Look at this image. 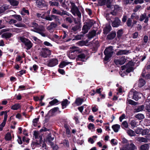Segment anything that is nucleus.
Returning a JSON list of instances; mask_svg holds the SVG:
<instances>
[{"label": "nucleus", "instance_id": "nucleus-64", "mask_svg": "<svg viewBox=\"0 0 150 150\" xmlns=\"http://www.w3.org/2000/svg\"><path fill=\"white\" fill-rule=\"evenodd\" d=\"M17 141L18 143L20 144H22L23 143L22 141L21 138V137L19 136L18 137V139H17Z\"/></svg>", "mask_w": 150, "mask_h": 150}, {"label": "nucleus", "instance_id": "nucleus-14", "mask_svg": "<svg viewBox=\"0 0 150 150\" xmlns=\"http://www.w3.org/2000/svg\"><path fill=\"white\" fill-rule=\"evenodd\" d=\"M120 8L117 5H113L111 6V13L113 15H115L116 14L117 12L119 10Z\"/></svg>", "mask_w": 150, "mask_h": 150}, {"label": "nucleus", "instance_id": "nucleus-6", "mask_svg": "<svg viewBox=\"0 0 150 150\" xmlns=\"http://www.w3.org/2000/svg\"><path fill=\"white\" fill-rule=\"evenodd\" d=\"M20 40L27 47L26 49L29 50L33 46V44L28 39L23 37H20Z\"/></svg>", "mask_w": 150, "mask_h": 150}, {"label": "nucleus", "instance_id": "nucleus-34", "mask_svg": "<svg viewBox=\"0 0 150 150\" xmlns=\"http://www.w3.org/2000/svg\"><path fill=\"white\" fill-rule=\"evenodd\" d=\"M83 101V100L82 99L78 98L76 100V103L78 105H81Z\"/></svg>", "mask_w": 150, "mask_h": 150}, {"label": "nucleus", "instance_id": "nucleus-17", "mask_svg": "<svg viewBox=\"0 0 150 150\" xmlns=\"http://www.w3.org/2000/svg\"><path fill=\"white\" fill-rule=\"evenodd\" d=\"M144 19H145L144 22L145 23H147L149 21V17L146 16V13H144L140 16L139 21H142Z\"/></svg>", "mask_w": 150, "mask_h": 150}, {"label": "nucleus", "instance_id": "nucleus-44", "mask_svg": "<svg viewBox=\"0 0 150 150\" xmlns=\"http://www.w3.org/2000/svg\"><path fill=\"white\" fill-rule=\"evenodd\" d=\"M132 15L131 16V18H128L127 22V26L129 27L131 25V24H132Z\"/></svg>", "mask_w": 150, "mask_h": 150}, {"label": "nucleus", "instance_id": "nucleus-19", "mask_svg": "<svg viewBox=\"0 0 150 150\" xmlns=\"http://www.w3.org/2000/svg\"><path fill=\"white\" fill-rule=\"evenodd\" d=\"M133 93V98L136 100H137L139 98H141V96H142L141 94L137 92H134Z\"/></svg>", "mask_w": 150, "mask_h": 150}, {"label": "nucleus", "instance_id": "nucleus-22", "mask_svg": "<svg viewBox=\"0 0 150 150\" xmlns=\"http://www.w3.org/2000/svg\"><path fill=\"white\" fill-rule=\"evenodd\" d=\"M116 35V33L115 32H112L110 34L108 35L107 38L110 40L113 39Z\"/></svg>", "mask_w": 150, "mask_h": 150}, {"label": "nucleus", "instance_id": "nucleus-23", "mask_svg": "<svg viewBox=\"0 0 150 150\" xmlns=\"http://www.w3.org/2000/svg\"><path fill=\"white\" fill-rule=\"evenodd\" d=\"M71 62L67 61V60L62 62L59 65V67L61 68H63L66 66L70 64Z\"/></svg>", "mask_w": 150, "mask_h": 150}, {"label": "nucleus", "instance_id": "nucleus-59", "mask_svg": "<svg viewBox=\"0 0 150 150\" xmlns=\"http://www.w3.org/2000/svg\"><path fill=\"white\" fill-rule=\"evenodd\" d=\"M126 116L124 114H122L119 117V120L120 122H122L123 119L125 118Z\"/></svg>", "mask_w": 150, "mask_h": 150}, {"label": "nucleus", "instance_id": "nucleus-35", "mask_svg": "<svg viewBox=\"0 0 150 150\" xmlns=\"http://www.w3.org/2000/svg\"><path fill=\"white\" fill-rule=\"evenodd\" d=\"M145 81L142 79H140L139 81V86L140 87L143 86L145 84Z\"/></svg>", "mask_w": 150, "mask_h": 150}, {"label": "nucleus", "instance_id": "nucleus-46", "mask_svg": "<svg viewBox=\"0 0 150 150\" xmlns=\"http://www.w3.org/2000/svg\"><path fill=\"white\" fill-rule=\"evenodd\" d=\"M137 122L135 120H132L130 122V125L133 128L135 127L137 125Z\"/></svg>", "mask_w": 150, "mask_h": 150}, {"label": "nucleus", "instance_id": "nucleus-38", "mask_svg": "<svg viewBox=\"0 0 150 150\" xmlns=\"http://www.w3.org/2000/svg\"><path fill=\"white\" fill-rule=\"evenodd\" d=\"M20 107V106L19 104H16L11 107V109L13 110H17Z\"/></svg>", "mask_w": 150, "mask_h": 150}, {"label": "nucleus", "instance_id": "nucleus-43", "mask_svg": "<svg viewBox=\"0 0 150 150\" xmlns=\"http://www.w3.org/2000/svg\"><path fill=\"white\" fill-rule=\"evenodd\" d=\"M121 126V127L123 128H127L128 127V123L126 121H124L123 122Z\"/></svg>", "mask_w": 150, "mask_h": 150}, {"label": "nucleus", "instance_id": "nucleus-48", "mask_svg": "<svg viewBox=\"0 0 150 150\" xmlns=\"http://www.w3.org/2000/svg\"><path fill=\"white\" fill-rule=\"evenodd\" d=\"M60 11H59L58 10L55 9L54 8H53L52 10V12L54 14H57L60 15Z\"/></svg>", "mask_w": 150, "mask_h": 150}, {"label": "nucleus", "instance_id": "nucleus-51", "mask_svg": "<svg viewBox=\"0 0 150 150\" xmlns=\"http://www.w3.org/2000/svg\"><path fill=\"white\" fill-rule=\"evenodd\" d=\"M30 139L27 137L24 136L23 137L22 140L24 142H25L27 143H28L29 142Z\"/></svg>", "mask_w": 150, "mask_h": 150}, {"label": "nucleus", "instance_id": "nucleus-60", "mask_svg": "<svg viewBox=\"0 0 150 150\" xmlns=\"http://www.w3.org/2000/svg\"><path fill=\"white\" fill-rule=\"evenodd\" d=\"M144 2L143 0H135L134 2L136 4L138 3L141 4Z\"/></svg>", "mask_w": 150, "mask_h": 150}, {"label": "nucleus", "instance_id": "nucleus-40", "mask_svg": "<svg viewBox=\"0 0 150 150\" xmlns=\"http://www.w3.org/2000/svg\"><path fill=\"white\" fill-rule=\"evenodd\" d=\"M12 137L10 133H7L5 136V139L6 140L9 141L11 139Z\"/></svg>", "mask_w": 150, "mask_h": 150}, {"label": "nucleus", "instance_id": "nucleus-10", "mask_svg": "<svg viewBox=\"0 0 150 150\" xmlns=\"http://www.w3.org/2000/svg\"><path fill=\"white\" fill-rule=\"evenodd\" d=\"M81 50V52L78 53L77 55V57L76 58V60L81 61L84 62L86 59V54L84 53L85 51H82L81 49H80Z\"/></svg>", "mask_w": 150, "mask_h": 150}, {"label": "nucleus", "instance_id": "nucleus-7", "mask_svg": "<svg viewBox=\"0 0 150 150\" xmlns=\"http://www.w3.org/2000/svg\"><path fill=\"white\" fill-rule=\"evenodd\" d=\"M51 54V51L49 49L46 48H42L40 53V55L44 58L49 57Z\"/></svg>", "mask_w": 150, "mask_h": 150}, {"label": "nucleus", "instance_id": "nucleus-55", "mask_svg": "<svg viewBox=\"0 0 150 150\" xmlns=\"http://www.w3.org/2000/svg\"><path fill=\"white\" fill-rule=\"evenodd\" d=\"M88 127L90 129H93L94 128V126L93 124L90 123L88 125Z\"/></svg>", "mask_w": 150, "mask_h": 150}, {"label": "nucleus", "instance_id": "nucleus-3", "mask_svg": "<svg viewBox=\"0 0 150 150\" xmlns=\"http://www.w3.org/2000/svg\"><path fill=\"white\" fill-rule=\"evenodd\" d=\"M104 53L105 55V60H108L113 54V51L112 47L110 46L106 48L104 50Z\"/></svg>", "mask_w": 150, "mask_h": 150}, {"label": "nucleus", "instance_id": "nucleus-57", "mask_svg": "<svg viewBox=\"0 0 150 150\" xmlns=\"http://www.w3.org/2000/svg\"><path fill=\"white\" fill-rule=\"evenodd\" d=\"M142 135H146L148 133V129H144L143 130L142 129Z\"/></svg>", "mask_w": 150, "mask_h": 150}, {"label": "nucleus", "instance_id": "nucleus-12", "mask_svg": "<svg viewBox=\"0 0 150 150\" xmlns=\"http://www.w3.org/2000/svg\"><path fill=\"white\" fill-rule=\"evenodd\" d=\"M127 58L125 56H122L119 59H115L114 62L116 65H122L126 61Z\"/></svg>", "mask_w": 150, "mask_h": 150}, {"label": "nucleus", "instance_id": "nucleus-52", "mask_svg": "<svg viewBox=\"0 0 150 150\" xmlns=\"http://www.w3.org/2000/svg\"><path fill=\"white\" fill-rule=\"evenodd\" d=\"M73 18H71L70 17H67L66 18V21L68 22L69 23H71L73 21V20L72 19Z\"/></svg>", "mask_w": 150, "mask_h": 150}, {"label": "nucleus", "instance_id": "nucleus-21", "mask_svg": "<svg viewBox=\"0 0 150 150\" xmlns=\"http://www.w3.org/2000/svg\"><path fill=\"white\" fill-rule=\"evenodd\" d=\"M68 100L66 99L65 100H64L62 102L61 105H62V109H64L65 108H66L67 106L68 105V104L69 103V102L68 103Z\"/></svg>", "mask_w": 150, "mask_h": 150}, {"label": "nucleus", "instance_id": "nucleus-61", "mask_svg": "<svg viewBox=\"0 0 150 150\" xmlns=\"http://www.w3.org/2000/svg\"><path fill=\"white\" fill-rule=\"evenodd\" d=\"M111 143L112 144L115 145H117V141L115 140V139H112L111 140Z\"/></svg>", "mask_w": 150, "mask_h": 150}, {"label": "nucleus", "instance_id": "nucleus-8", "mask_svg": "<svg viewBox=\"0 0 150 150\" xmlns=\"http://www.w3.org/2000/svg\"><path fill=\"white\" fill-rule=\"evenodd\" d=\"M120 150H137V147L133 143H131L123 146L120 148Z\"/></svg>", "mask_w": 150, "mask_h": 150}, {"label": "nucleus", "instance_id": "nucleus-24", "mask_svg": "<svg viewBox=\"0 0 150 150\" xmlns=\"http://www.w3.org/2000/svg\"><path fill=\"white\" fill-rule=\"evenodd\" d=\"M112 128L115 132H117L120 128V126L118 124H115L112 126Z\"/></svg>", "mask_w": 150, "mask_h": 150}, {"label": "nucleus", "instance_id": "nucleus-45", "mask_svg": "<svg viewBox=\"0 0 150 150\" xmlns=\"http://www.w3.org/2000/svg\"><path fill=\"white\" fill-rule=\"evenodd\" d=\"M38 120L39 118H35L33 120V123L34 126L36 127L37 126Z\"/></svg>", "mask_w": 150, "mask_h": 150}, {"label": "nucleus", "instance_id": "nucleus-25", "mask_svg": "<svg viewBox=\"0 0 150 150\" xmlns=\"http://www.w3.org/2000/svg\"><path fill=\"white\" fill-rule=\"evenodd\" d=\"M11 5L13 6H16L18 4V2L15 0H7Z\"/></svg>", "mask_w": 150, "mask_h": 150}, {"label": "nucleus", "instance_id": "nucleus-58", "mask_svg": "<svg viewBox=\"0 0 150 150\" xmlns=\"http://www.w3.org/2000/svg\"><path fill=\"white\" fill-rule=\"evenodd\" d=\"M63 144L67 146H69V143L68 140H64L63 141Z\"/></svg>", "mask_w": 150, "mask_h": 150}, {"label": "nucleus", "instance_id": "nucleus-5", "mask_svg": "<svg viewBox=\"0 0 150 150\" xmlns=\"http://www.w3.org/2000/svg\"><path fill=\"white\" fill-rule=\"evenodd\" d=\"M133 64L131 62H129L126 65H124L121 67L122 70H123L125 69L126 72L127 73H129L133 71L134 70Z\"/></svg>", "mask_w": 150, "mask_h": 150}, {"label": "nucleus", "instance_id": "nucleus-47", "mask_svg": "<svg viewBox=\"0 0 150 150\" xmlns=\"http://www.w3.org/2000/svg\"><path fill=\"white\" fill-rule=\"evenodd\" d=\"M58 102V101L56 99H54L52 100L51 101L49 102V104L52 105H53L56 103H57Z\"/></svg>", "mask_w": 150, "mask_h": 150}, {"label": "nucleus", "instance_id": "nucleus-53", "mask_svg": "<svg viewBox=\"0 0 150 150\" xmlns=\"http://www.w3.org/2000/svg\"><path fill=\"white\" fill-rule=\"evenodd\" d=\"M17 22V21L16 20L13 19H10L8 22V23L10 24H12L16 23Z\"/></svg>", "mask_w": 150, "mask_h": 150}, {"label": "nucleus", "instance_id": "nucleus-31", "mask_svg": "<svg viewBox=\"0 0 150 150\" xmlns=\"http://www.w3.org/2000/svg\"><path fill=\"white\" fill-rule=\"evenodd\" d=\"M14 25L15 26L19 28H25L26 27L25 24L21 23L15 24Z\"/></svg>", "mask_w": 150, "mask_h": 150}, {"label": "nucleus", "instance_id": "nucleus-41", "mask_svg": "<svg viewBox=\"0 0 150 150\" xmlns=\"http://www.w3.org/2000/svg\"><path fill=\"white\" fill-rule=\"evenodd\" d=\"M135 117L139 120H141L144 118V116L142 114H138L135 116Z\"/></svg>", "mask_w": 150, "mask_h": 150}, {"label": "nucleus", "instance_id": "nucleus-54", "mask_svg": "<svg viewBox=\"0 0 150 150\" xmlns=\"http://www.w3.org/2000/svg\"><path fill=\"white\" fill-rule=\"evenodd\" d=\"M122 34V30H119L117 32V36L118 37H120Z\"/></svg>", "mask_w": 150, "mask_h": 150}, {"label": "nucleus", "instance_id": "nucleus-4", "mask_svg": "<svg viewBox=\"0 0 150 150\" xmlns=\"http://www.w3.org/2000/svg\"><path fill=\"white\" fill-rule=\"evenodd\" d=\"M70 3L71 5V11L72 13L74 16H75L76 14L78 17L81 18V14L77 7L75 6L74 3L73 2H70Z\"/></svg>", "mask_w": 150, "mask_h": 150}, {"label": "nucleus", "instance_id": "nucleus-28", "mask_svg": "<svg viewBox=\"0 0 150 150\" xmlns=\"http://www.w3.org/2000/svg\"><path fill=\"white\" fill-rule=\"evenodd\" d=\"M11 35L12 34L11 33H3L1 35V37L3 38L7 39L10 38Z\"/></svg>", "mask_w": 150, "mask_h": 150}, {"label": "nucleus", "instance_id": "nucleus-1", "mask_svg": "<svg viewBox=\"0 0 150 150\" xmlns=\"http://www.w3.org/2000/svg\"><path fill=\"white\" fill-rule=\"evenodd\" d=\"M29 26L33 28V29H31L32 31L39 34L43 37L46 36L45 34L44 33L45 30V28L43 25L39 26L38 24L33 22L31 23Z\"/></svg>", "mask_w": 150, "mask_h": 150}, {"label": "nucleus", "instance_id": "nucleus-36", "mask_svg": "<svg viewBox=\"0 0 150 150\" xmlns=\"http://www.w3.org/2000/svg\"><path fill=\"white\" fill-rule=\"evenodd\" d=\"M144 106L143 105H141L139 106L137 108L135 109V110L136 112H139L143 110L144 109Z\"/></svg>", "mask_w": 150, "mask_h": 150}, {"label": "nucleus", "instance_id": "nucleus-11", "mask_svg": "<svg viewBox=\"0 0 150 150\" xmlns=\"http://www.w3.org/2000/svg\"><path fill=\"white\" fill-rule=\"evenodd\" d=\"M58 64V60L56 58H53L49 59L47 61V64L49 67H53Z\"/></svg>", "mask_w": 150, "mask_h": 150}, {"label": "nucleus", "instance_id": "nucleus-20", "mask_svg": "<svg viewBox=\"0 0 150 150\" xmlns=\"http://www.w3.org/2000/svg\"><path fill=\"white\" fill-rule=\"evenodd\" d=\"M129 53V51L126 50H121L118 51L116 53L117 55H121L123 54H126Z\"/></svg>", "mask_w": 150, "mask_h": 150}, {"label": "nucleus", "instance_id": "nucleus-2", "mask_svg": "<svg viewBox=\"0 0 150 150\" xmlns=\"http://www.w3.org/2000/svg\"><path fill=\"white\" fill-rule=\"evenodd\" d=\"M81 50L80 49L74 46L70 48L68 56V57L71 59H75L76 56H77L78 53L81 52Z\"/></svg>", "mask_w": 150, "mask_h": 150}, {"label": "nucleus", "instance_id": "nucleus-49", "mask_svg": "<svg viewBox=\"0 0 150 150\" xmlns=\"http://www.w3.org/2000/svg\"><path fill=\"white\" fill-rule=\"evenodd\" d=\"M142 131V129L139 127L135 130V132L137 134H140Z\"/></svg>", "mask_w": 150, "mask_h": 150}, {"label": "nucleus", "instance_id": "nucleus-18", "mask_svg": "<svg viewBox=\"0 0 150 150\" xmlns=\"http://www.w3.org/2000/svg\"><path fill=\"white\" fill-rule=\"evenodd\" d=\"M111 30V26L110 24H106L103 29V33L105 34H107Z\"/></svg>", "mask_w": 150, "mask_h": 150}, {"label": "nucleus", "instance_id": "nucleus-37", "mask_svg": "<svg viewBox=\"0 0 150 150\" xmlns=\"http://www.w3.org/2000/svg\"><path fill=\"white\" fill-rule=\"evenodd\" d=\"M49 4L50 6H58L59 5V4L58 2L56 1H50L49 2Z\"/></svg>", "mask_w": 150, "mask_h": 150}, {"label": "nucleus", "instance_id": "nucleus-50", "mask_svg": "<svg viewBox=\"0 0 150 150\" xmlns=\"http://www.w3.org/2000/svg\"><path fill=\"white\" fill-rule=\"evenodd\" d=\"M83 30L85 33H87L88 31V28L87 25H84L83 27Z\"/></svg>", "mask_w": 150, "mask_h": 150}, {"label": "nucleus", "instance_id": "nucleus-30", "mask_svg": "<svg viewBox=\"0 0 150 150\" xmlns=\"http://www.w3.org/2000/svg\"><path fill=\"white\" fill-rule=\"evenodd\" d=\"M149 148V146L148 144H145L142 145L140 146L141 150H147Z\"/></svg>", "mask_w": 150, "mask_h": 150}, {"label": "nucleus", "instance_id": "nucleus-9", "mask_svg": "<svg viewBox=\"0 0 150 150\" xmlns=\"http://www.w3.org/2000/svg\"><path fill=\"white\" fill-rule=\"evenodd\" d=\"M44 18L49 21H52L53 20H54L55 21L58 22L59 24H60L59 17L55 15H49L48 16H46Z\"/></svg>", "mask_w": 150, "mask_h": 150}, {"label": "nucleus", "instance_id": "nucleus-27", "mask_svg": "<svg viewBox=\"0 0 150 150\" xmlns=\"http://www.w3.org/2000/svg\"><path fill=\"white\" fill-rule=\"evenodd\" d=\"M96 31L94 30H93L91 32H89L88 37L89 38H91L93 37L96 35Z\"/></svg>", "mask_w": 150, "mask_h": 150}, {"label": "nucleus", "instance_id": "nucleus-56", "mask_svg": "<svg viewBox=\"0 0 150 150\" xmlns=\"http://www.w3.org/2000/svg\"><path fill=\"white\" fill-rule=\"evenodd\" d=\"M128 102L129 104L135 105L136 104V103L134 101L131 100H128Z\"/></svg>", "mask_w": 150, "mask_h": 150}, {"label": "nucleus", "instance_id": "nucleus-62", "mask_svg": "<svg viewBox=\"0 0 150 150\" xmlns=\"http://www.w3.org/2000/svg\"><path fill=\"white\" fill-rule=\"evenodd\" d=\"M59 109L58 107L54 108L51 110L50 111L53 113H54L59 110Z\"/></svg>", "mask_w": 150, "mask_h": 150}, {"label": "nucleus", "instance_id": "nucleus-15", "mask_svg": "<svg viewBox=\"0 0 150 150\" xmlns=\"http://www.w3.org/2000/svg\"><path fill=\"white\" fill-rule=\"evenodd\" d=\"M37 6L39 8H42L45 7L47 5V3L44 1L39 0L36 1Z\"/></svg>", "mask_w": 150, "mask_h": 150}, {"label": "nucleus", "instance_id": "nucleus-26", "mask_svg": "<svg viewBox=\"0 0 150 150\" xmlns=\"http://www.w3.org/2000/svg\"><path fill=\"white\" fill-rule=\"evenodd\" d=\"M127 132L129 136L131 137L134 136L135 135L134 132L129 129L127 130Z\"/></svg>", "mask_w": 150, "mask_h": 150}, {"label": "nucleus", "instance_id": "nucleus-33", "mask_svg": "<svg viewBox=\"0 0 150 150\" xmlns=\"http://www.w3.org/2000/svg\"><path fill=\"white\" fill-rule=\"evenodd\" d=\"M12 16L14 18L18 21H21L22 20V19L20 15L15 14L12 15Z\"/></svg>", "mask_w": 150, "mask_h": 150}, {"label": "nucleus", "instance_id": "nucleus-32", "mask_svg": "<svg viewBox=\"0 0 150 150\" xmlns=\"http://www.w3.org/2000/svg\"><path fill=\"white\" fill-rule=\"evenodd\" d=\"M81 28L80 25H75V26L71 28L72 32H75L79 30Z\"/></svg>", "mask_w": 150, "mask_h": 150}, {"label": "nucleus", "instance_id": "nucleus-29", "mask_svg": "<svg viewBox=\"0 0 150 150\" xmlns=\"http://www.w3.org/2000/svg\"><path fill=\"white\" fill-rule=\"evenodd\" d=\"M54 139V137H52L51 136H49L47 139V141L48 142L49 144L51 146L53 145V143L52 141Z\"/></svg>", "mask_w": 150, "mask_h": 150}, {"label": "nucleus", "instance_id": "nucleus-42", "mask_svg": "<svg viewBox=\"0 0 150 150\" xmlns=\"http://www.w3.org/2000/svg\"><path fill=\"white\" fill-rule=\"evenodd\" d=\"M24 13L25 14H27L28 15H29V14L28 10H26L25 8H23L22 9V11L21 13V14L22 15H24L25 14H24Z\"/></svg>", "mask_w": 150, "mask_h": 150}, {"label": "nucleus", "instance_id": "nucleus-13", "mask_svg": "<svg viewBox=\"0 0 150 150\" xmlns=\"http://www.w3.org/2000/svg\"><path fill=\"white\" fill-rule=\"evenodd\" d=\"M57 24L54 22H51L50 24L48 25L47 28V29L49 30L50 32H53L54 29L57 26Z\"/></svg>", "mask_w": 150, "mask_h": 150}, {"label": "nucleus", "instance_id": "nucleus-16", "mask_svg": "<svg viewBox=\"0 0 150 150\" xmlns=\"http://www.w3.org/2000/svg\"><path fill=\"white\" fill-rule=\"evenodd\" d=\"M120 20L118 18H115L114 21L112 23V27H117L120 25Z\"/></svg>", "mask_w": 150, "mask_h": 150}, {"label": "nucleus", "instance_id": "nucleus-63", "mask_svg": "<svg viewBox=\"0 0 150 150\" xmlns=\"http://www.w3.org/2000/svg\"><path fill=\"white\" fill-rule=\"evenodd\" d=\"M34 135L35 136V139L38 138L39 136L38 132L37 131H35L34 133Z\"/></svg>", "mask_w": 150, "mask_h": 150}, {"label": "nucleus", "instance_id": "nucleus-39", "mask_svg": "<svg viewBox=\"0 0 150 150\" xmlns=\"http://www.w3.org/2000/svg\"><path fill=\"white\" fill-rule=\"evenodd\" d=\"M137 140L140 142H148L147 139L142 137H138Z\"/></svg>", "mask_w": 150, "mask_h": 150}]
</instances>
